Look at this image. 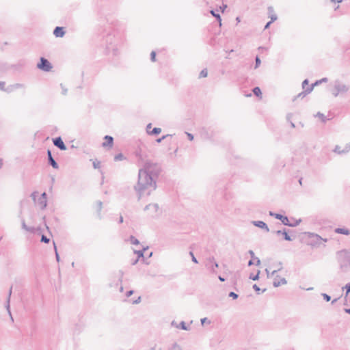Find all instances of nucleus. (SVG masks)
I'll return each instance as SVG.
<instances>
[{
	"instance_id": "obj_1",
	"label": "nucleus",
	"mask_w": 350,
	"mask_h": 350,
	"mask_svg": "<svg viewBox=\"0 0 350 350\" xmlns=\"http://www.w3.org/2000/svg\"><path fill=\"white\" fill-rule=\"evenodd\" d=\"M161 172L159 164L147 161L138 172V181L134 187L139 200L144 196H149L157 188L156 180Z\"/></svg>"
},
{
	"instance_id": "obj_2",
	"label": "nucleus",
	"mask_w": 350,
	"mask_h": 350,
	"mask_svg": "<svg viewBox=\"0 0 350 350\" xmlns=\"http://www.w3.org/2000/svg\"><path fill=\"white\" fill-rule=\"evenodd\" d=\"M327 241V239L322 238L319 234L311 232H306L301 237V243L311 247H319L322 244H325Z\"/></svg>"
},
{
	"instance_id": "obj_3",
	"label": "nucleus",
	"mask_w": 350,
	"mask_h": 350,
	"mask_svg": "<svg viewBox=\"0 0 350 350\" xmlns=\"http://www.w3.org/2000/svg\"><path fill=\"white\" fill-rule=\"evenodd\" d=\"M37 68L44 72H49L53 68L52 64L45 57H40V62L37 64Z\"/></svg>"
},
{
	"instance_id": "obj_4",
	"label": "nucleus",
	"mask_w": 350,
	"mask_h": 350,
	"mask_svg": "<svg viewBox=\"0 0 350 350\" xmlns=\"http://www.w3.org/2000/svg\"><path fill=\"white\" fill-rule=\"evenodd\" d=\"M348 90V88L343 84H338L332 90V94L334 96L343 95Z\"/></svg>"
},
{
	"instance_id": "obj_5",
	"label": "nucleus",
	"mask_w": 350,
	"mask_h": 350,
	"mask_svg": "<svg viewBox=\"0 0 350 350\" xmlns=\"http://www.w3.org/2000/svg\"><path fill=\"white\" fill-rule=\"evenodd\" d=\"M53 143L54 146L59 148L61 150H66L67 149V147L64 143L61 137H57L53 139Z\"/></svg>"
},
{
	"instance_id": "obj_6",
	"label": "nucleus",
	"mask_w": 350,
	"mask_h": 350,
	"mask_svg": "<svg viewBox=\"0 0 350 350\" xmlns=\"http://www.w3.org/2000/svg\"><path fill=\"white\" fill-rule=\"evenodd\" d=\"M159 210V205L157 204H149L144 207V211H150V214L153 216Z\"/></svg>"
},
{
	"instance_id": "obj_7",
	"label": "nucleus",
	"mask_w": 350,
	"mask_h": 350,
	"mask_svg": "<svg viewBox=\"0 0 350 350\" xmlns=\"http://www.w3.org/2000/svg\"><path fill=\"white\" fill-rule=\"evenodd\" d=\"M47 159L49 165H51L54 169H58L59 165L53 159L51 151L50 150H47Z\"/></svg>"
},
{
	"instance_id": "obj_8",
	"label": "nucleus",
	"mask_w": 350,
	"mask_h": 350,
	"mask_svg": "<svg viewBox=\"0 0 350 350\" xmlns=\"http://www.w3.org/2000/svg\"><path fill=\"white\" fill-rule=\"evenodd\" d=\"M38 205L40 206L41 209H44L46 207L47 201H46V193L45 192L42 193L38 201Z\"/></svg>"
},
{
	"instance_id": "obj_9",
	"label": "nucleus",
	"mask_w": 350,
	"mask_h": 350,
	"mask_svg": "<svg viewBox=\"0 0 350 350\" xmlns=\"http://www.w3.org/2000/svg\"><path fill=\"white\" fill-rule=\"evenodd\" d=\"M319 82H316L312 84L311 86H309V82L307 79L304 80L302 83L303 89L305 90L306 93H310L313 90L314 85H317Z\"/></svg>"
},
{
	"instance_id": "obj_10",
	"label": "nucleus",
	"mask_w": 350,
	"mask_h": 350,
	"mask_svg": "<svg viewBox=\"0 0 350 350\" xmlns=\"http://www.w3.org/2000/svg\"><path fill=\"white\" fill-rule=\"evenodd\" d=\"M105 142L102 144L103 147H112L113 144V138L109 135H105L104 137Z\"/></svg>"
},
{
	"instance_id": "obj_11",
	"label": "nucleus",
	"mask_w": 350,
	"mask_h": 350,
	"mask_svg": "<svg viewBox=\"0 0 350 350\" xmlns=\"http://www.w3.org/2000/svg\"><path fill=\"white\" fill-rule=\"evenodd\" d=\"M171 325L172 327H176L178 329H183V330H188L189 329L188 327L186 325V323L184 321H181L180 323H177L176 321H172V323H171Z\"/></svg>"
},
{
	"instance_id": "obj_12",
	"label": "nucleus",
	"mask_w": 350,
	"mask_h": 350,
	"mask_svg": "<svg viewBox=\"0 0 350 350\" xmlns=\"http://www.w3.org/2000/svg\"><path fill=\"white\" fill-rule=\"evenodd\" d=\"M65 31L62 27H56L53 30V34L57 38H62L65 35Z\"/></svg>"
},
{
	"instance_id": "obj_13",
	"label": "nucleus",
	"mask_w": 350,
	"mask_h": 350,
	"mask_svg": "<svg viewBox=\"0 0 350 350\" xmlns=\"http://www.w3.org/2000/svg\"><path fill=\"white\" fill-rule=\"evenodd\" d=\"M12 288L11 287L10 291H9V293H8V298H7V300H6V304H5V308H6V310L9 314V315L11 317V319L12 321H13V318H12V314H11V311H10V297H11V295H12Z\"/></svg>"
},
{
	"instance_id": "obj_14",
	"label": "nucleus",
	"mask_w": 350,
	"mask_h": 350,
	"mask_svg": "<svg viewBox=\"0 0 350 350\" xmlns=\"http://www.w3.org/2000/svg\"><path fill=\"white\" fill-rule=\"evenodd\" d=\"M277 278H278V275H273V283L275 286H280V285L286 283V280L284 278H282L278 279Z\"/></svg>"
},
{
	"instance_id": "obj_15",
	"label": "nucleus",
	"mask_w": 350,
	"mask_h": 350,
	"mask_svg": "<svg viewBox=\"0 0 350 350\" xmlns=\"http://www.w3.org/2000/svg\"><path fill=\"white\" fill-rule=\"evenodd\" d=\"M334 231L337 234H342L344 235L350 234V230L347 228H337L334 230Z\"/></svg>"
},
{
	"instance_id": "obj_16",
	"label": "nucleus",
	"mask_w": 350,
	"mask_h": 350,
	"mask_svg": "<svg viewBox=\"0 0 350 350\" xmlns=\"http://www.w3.org/2000/svg\"><path fill=\"white\" fill-rule=\"evenodd\" d=\"M148 249V247H144L140 250H135L134 253L137 255L138 259L142 258L145 262L144 252Z\"/></svg>"
},
{
	"instance_id": "obj_17",
	"label": "nucleus",
	"mask_w": 350,
	"mask_h": 350,
	"mask_svg": "<svg viewBox=\"0 0 350 350\" xmlns=\"http://www.w3.org/2000/svg\"><path fill=\"white\" fill-rule=\"evenodd\" d=\"M275 217L280 219L284 225H290L289 220L287 217L280 214H275Z\"/></svg>"
},
{
	"instance_id": "obj_18",
	"label": "nucleus",
	"mask_w": 350,
	"mask_h": 350,
	"mask_svg": "<svg viewBox=\"0 0 350 350\" xmlns=\"http://www.w3.org/2000/svg\"><path fill=\"white\" fill-rule=\"evenodd\" d=\"M269 18H271V21L267 23V25H265V29H267V28L269 27V25H270V24H271V23H273V21H276V20H277V16H276V14H275L273 12V11H272V10H271V14H270V16H269Z\"/></svg>"
},
{
	"instance_id": "obj_19",
	"label": "nucleus",
	"mask_w": 350,
	"mask_h": 350,
	"mask_svg": "<svg viewBox=\"0 0 350 350\" xmlns=\"http://www.w3.org/2000/svg\"><path fill=\"white\" fill-rule=\"evenodd\" d=\"M161 132L160 128L155 127L152 131H148V134L150 135H157Z\"/></svg>"
},
{
	"instance_id": "obj_20",
	"label": "nucleus",
	"mask_w": 350,
	"mask_h": 350,
	"mask_svg": "<svg viewBox=\"0 0 350 350\" xmlns=\"http://www.w3.org/2000/svg\"><path fill=\"white\" fill-rule=\"evenodd\" d=\"M22 228L26 231L33 232L34 231V228L29 227L25 224V220L22 221Z\"/></svg>"
},
{
	"instance_id": "obj_21",
	"label": "nucleus",
	"mask_w": 350,
	"mask_h": 350,
	"mask_svg": "<svg viewBox=\"0 0 350 350\" xmlns=\"http://www.w3.org/2000/svg\"><path fill=\"white\" fill-rule=\"evenodd\" d=\"M278 234H282L283 238L286 241H291V237L286 231H278Z\"/></svg>"
},
{
	"instance_id": "obj_22",
	"label": "nucleus",
	"mask_w": 350,
	"mask_h": 350,
	"mask_svg": "<svg viewBox=\"0 0 350 350\" xmlns=\"http://www.w3.org/2000/svg\"><path fill=\"white\" fill-rule=\"evenodd\" d=\"M253 92L256 96H258L260 98H262V92H261L260 89L258 87L254 88L253 90Z\"/></svg>"
},
{
	"instance_id": "obj_23",
	"label": "nucleus",
	"mask_w": 350,
	"mask_h": 350,
	"mask_svg": "<svg viewBox=\"0 0 350 350\" xmlns=\"http://www.w3.org/2000/svg\"><path fill=\"white\" fill-rule=\"evenodd\" d=\"M254 224H255V226H256L259 228H267V224L262 221H255Z\"/></svg>"
},
{
	"instance_id": "obj_24",
	"label": "nucleus",
	"mask_w": 350,
	"mask_h": 350,
	"mask_svg": "<svg viewBox=\"0 0 350 350\" xmlns=\"http://www.w3.org/2000/svg\"><path fill=\"white\" fill-rule=\"evenodd\" d=\"M129 241L131 242V244L133 245H139V241L137 239H136L134 236H130L129 237Z\"/></svg>"
},
{
	"instance_id": "obj_25",
	"label": "nucleus",
	"mask_w": 350,
	"mask_h": 350,
	"mask_svg": "<svg viewBox=\"0 0 350 350\" xmlns=\"http://www.w3.org/2000/svg\"><path fill=\"white\" fill-rule=\"evenodd\" d=\"M124 159H125V157L122 153H119V154L115 155V157H114L115 161H122Z\"/></svg>"
},
{
	"instance_id": "obj_26",
	"label": "nucleus",
	"mask_w": 350,
	"mask_h": 350,
	"mask_svg": "<svg viewBox=\"0 0 350 350\" xmlns=\"http://www.w3.org/2000/svg\"><path fill=\"white\" fill-rule=\"evenodd\" d=\"M249 265H255L258 266L260 265V260L257 258H254L249 261Z\"/></svg>"
},
{
	"instance_id": "obj_27",
	"label": "nucleus",
	"mask_w": 350,
	"mask_h": 350,
	"mask_svg": "<svg viewBox=\"0 0 350 350\" xmlns=\"http://www.w3.org/2000/svg\"><path fill=\"white\" fill-rule=\"evenodd\" d=\"M13 86H14V88L15 90H18V89H22V88H25L24 84L19 83H16L13 84Z\"/></svg>"
},
{
	"instance_id": "obj_28",
	"label": "nucleus",
	"mask_w": 350,
	"mask_h": 350,
	"mask_svg": "<svg viewBox=\"0 0 350 350\" xmlns=\"http://www.w3.org/2000/svg\"><path fill=\"white\" fill-rule=\"evenodd\" d=\"M14 90H15L14 88L13 84H12V85H8V87H6V89L5 90V92L9 94V93L14 92Z\"/></svg>"
},
{
	"instance_id": "obj_29",
	"label": "nucleus",
	"mask_w": 350,
	"mask_h": 350,
	"mask_svg": "<svg viewBox=\"0 0 350 350\" xmlns=\"http://www.w3.org/2000/svg\"><path fill=\"white\" fill-rule=\"evenodd\" d=\"M92 164L94 169H99L100 167V162L97 160L93 161Z\"/></svg>"
},
{
	"instance_id": "obj_30",
	"label": "nucleus",
	"mask_w": 350,
	"mask_h": 350,
	"mask_svg": "<svg viewBox=\"0 0 350 350\" xmlns=\"http://www.w3.org/2000/svg\"><path fill=\"white\" fill-rule=\"evenodd\" d=\"M61 88H62V94L64 96H66L68 93V89L62 84H60Z\"/></svg>"
},
{
	"instance_id": "obj_31",
	"label": "nucleus",
	"mask_w": 350,
	"mask_h": 350,
	"mask_svg": "<svg viewBox=\"0 0 350 350\" xmlns=\"http://www.w3.org/2000/svg\"><path fill=\"white\" fill-rule=\"evenodd\" d=\"M41 241L45 243H49L50 241V239L48 238L46 236L42 234L41 237Z\"/></svg>"
},
{
	"instance_id": "obj_32",
	"label": "nucleus",
	"mask_w": 350,
	"mask_h": 350,
	"mask_svg": "<svg viewBox=\"0 0 350 350\" xmlns=\"http://www.w3.org/2000/svg\"><path fill=\"white\" fill-rule=\"evenodd\" d=\"M53 245H54V250H55V258H56L57 261L59 262V256L57 252V250L55 242H53Z\"/></svg>"
},
{
	"instance_id": "obj_33",
	"label": "nucleus",
	"mask_w": 350,
	"mask_h": 350,
	"mask_svg": "<svg viewBox=\"0 0 350 350\" xmlns=\"http://www.w3.org/2000/svg\"><path fill=\"white\" fill-rule=\"evenodd\" d=\"M6 89L5 87V81H0V90L5 92V90Z\"/></svg>"
},
{
	"instance_id": "obj_34",
	"label": "nucleus",
	"mask_w": 350,
	"mask_h": 350,
	"mask_svg": "<svg viewBox=\"0 0 350 350\" xmlns=\"http://www.w3.org/2000/svg\"><path fill=\"white\" fill-rule=\"evenodd\" d=\"M97 205H98V214H100V212L101 211V209L103 208V202L101 201H98L97 202Z\"/></svg>"
},
{
	"instance_id": "obj_35",
	"label": "nucleus",
	"mask_w": 350,
	"mask_h": 350,
	"mask_svg": "<svg viewBox=\"0 0 350 350\" xmlns=\"http://www.w3.org/2000/svg\"><path fill=\"white\" fill-rule=\"evenodd\" d=\"M150 59L152 62L156 61V53L154 51H152L150 53Z\"/></svg>"
},
{
	"instance_id": "obj_36",
	"label": "nucleus",
	"mask_w": 350,
	"mask_h": 350,
	"mask_svg": "<svg viewBox=\"0 0 350 350\" xmlns=\"http://www.w3.org/2000/svg\"><path fill=\"white\" fill-rule=\"evenodd\" d=\"M123 275H124V272L121 270H120L118 271V276H119V280L118 281L122 283V277H123Z\"/></svg>"
},
{
	"instance_id": "obj_37",
	"label": "nucleus",
	"mask_w": 350,
	"mask_h": 350,
	"mask_svg": "<svg viewBox=\"0 0 350 350\" xmlns=\"http://www.w3.org/2000/svg\"><path fill=\"white\" fill-rule=\"evenodd\" d=\"M260 65V57L258 56H257L256 57V65H255V68H257L259 67V66Z\"/></svg>"
},
{
	"instance_id": "obj_38",
	"label": "nucleus",
	"mask_w": 350,
	"mask_h": 350,
	"mask_svg": "<svg viewBox=\"0 0 350 350\" xmlns=\"http://www.w3.org/2000/svg\"><path fill=\"white\" fill-rule=\"evenodd\" d=\"M211 14L215 16L217 18L219 19V25L221 26V18H220V16L219 14H216V13H215L213 11H211Z\"/></svg>"
},
{
	"instance_id": "obj_39",
	"label": "nucleus",
	"mask_w": 350,
	"mask_h": 350,
	"mask_svg": "<svg viewBox=\"0 0 350 350\" xmlns=\"http://www.w3.org/2000/svg\"><path fill=\"white\" fill-rule=\"evenodd\" d=\"M208 72L206 70H203L200 72V77H206L207 76Z\"/></svg>"
},
{
	"instance_id": "obj_40",
	"label": "nucleus",
	"mask_w": 350,
	"mask_h": 350,
	"mask_svg": "<svg viewBox=\"0 0 350 350\" xmlns=\"http://www.w3.org/2000/svg\"><path fill=\"white\" fill-rule=\"evenodd\" d=\"M345 288L347 290L346 295H347L350 293V284H346Z\"/></svg>"
},
{
	"instance_id": "obj_41",
	"label": "nucleus",
	"mask_w": 350,
	"mask_h": 350,
	"mask_svg": "<svg viewBox=\"0 0 350 350\" xmlns=\"http://www.w3.org/2000/svg\"><path fill=\"white\" fill-rule=\"evenodd\" d=\"M167 135H163L161 138H158L156 141L157 143H161Z\"/></svg>"
},
{
	"instance_id": "obj_42",
	"label": "nucleus",
	"mask_w": 350,
	"mask_h": 350,
	"mask_svg": "<svg viewBox=\"0 0 350 350\" xmlns=\"http://www.w3.org/2000/svg\"><path fill=\"white\" fill-rule=\"evenodd\" d=\"M229 296L232 297L233 299H237V295L233 292H231L230 294H229Z\"/></svg>"
},
{
	"instance_id": "obj_43",
	"label": "nucleus",
	"mask_w": 350,
	"mask_h": 350,
	"mask_svg": "<svg viewBox=\"0 0 350 350\" xmlns=\"http://www.w3.org/2000/svg\"><path fill=\"white\" fill-rule=\"evenodd\" d=\"M189 138V139L190 141L193 140V135L191 133H185Z\"/></svg>"
},
{
	"instance_id": "obj_44",
	"label": "nucleus",
	"mask_w": 350,
	"mask_h": 350,
	"mask_svg": "<svg viewBox=\"0 0 350 350\" xmlns=\"http://www.w3.org/2000/svg\"><path fill=\"white\" fill-rule=\"evenodd\" d=\"M133 293V291L131 290L126 292V296L127 297H130Z\"/></svg>"
},
{
	"instance_id": "obj_45",
	"label": "nucleus",
	"mask_w": 350,
	"mask_h": 350,
	"mask_svg": "<svg viewBox=\"0 0 350 350\" xmlns=\"http://www.w3.org/2000/svg\"><path fill=\"white\" fill-rule=\"evenodd\" d=\"M323 297L327 301H329L330 300V297L327 294H323Z\"/></svg>"
},
{
	"instance_id": "obj_46",
	"label": "nucleus",
	"mask_w": 350,
	"mask_h": 350,
	"mask_svg": "<svg viewBox=\"0 0 350 350\" xmlns=\"http://www.w3.org/2000/svg\"><path fill=\"white\" fill-rule=\"evenodd\" d=\"M152 127V124L151 123H149L147 126H146V132L148 133V131H150V129H151Z\"/></svg>"
},
{
	"instance_id": "obj_47",
	"label": "nucleus",
	"mask_w": 350,
	"mask_h": 350,
	"mask_svg": "<svg viewBox=\"0 0 350 350\" xmlns=\"http://www.w3.org/2000/svg\"><path fill=\"white\" fill-rule=\"evenodd\" d=\"M258 273H259V270H257V274L256 275H254V276H250V278H252V280H255L257 278V277H258Z\"/></svg>"
},
{
	"instance_id": "obj_48",
	"label": "nucleus",
	"mask_w": 350,
	"mask_h": 350,
	"mask_svg": "<svg viewBox=\"0 0 350 350\" xmlns=\"http://www.w3.org/2000/svg\"><path fill=\"white\" fill-rule=\"evenodd\" d=\"M253 288L257 291L259 292L260 291V288H258V286L256 284H254Z\"/></svg>"
},
{
	"instance_id": "obj_49",
	"label": "nucleus",
	"mask_w": 350,
	"mask_h": 350,
	"mask_svg": "<svg viewBox=\"0 0 350 350\" xmlns=\"http://www.w3.org/2000/svg\"><path fill=\"white\" fill-rule=\"evenodd\" d=\"M141 301V297H139L137 299L133 301V304H139Z\"/></svg>"
},
{
	"instance_id": "obj_50",
	"label": "nucleus",
	"mask_w": 350,
	"mask_h": 350,
	"mask_svg": "<svg viewBox=\"0 0 350 350\" xmlns=\"http://www.w3.org/2000/svg\"><path fill=\"white\" fill-rule=\"evenodd\" d=\"M192 261L195 263H197V258L195 256H193Z\"/></svg>"
},
{
	"instance_id": "obj_51",
	"label": "nucleus",
	"mask_w": 350,
	"mask_h": 350,
	"mask_svg": "<svg viewBox=\"0 0 350 350\" xmlns=\"http://www.w3.org/2000/svg\"><path fill=\"white\" fill-rule=\"evenodd\" d=\"M206 320H207V319H206V318L202 319H201V323H202V325H203V324H204V323H206Z\"/></svg>"
},
{
	"instance_id": "obj_52",
	"label": "nucleus",
	"mask_w": 350,
	"mask_h": 350,
	"mask_svg": "<svg viewBox=\"0 0 350 350\" xmlns=\"http://www.w3.org/2000/svg\"><path fill=\"white\" fill-rule=\"evenodd\" d=\"M123 222V217L122 216H120V219H119V223L121 224Z\"/></svg>"
},
{
	"instance_id": "obj_53",
	"label": "nucleus",
	"mask_w": 350,
	"mask_h": 350,
	"mask_svg": "<svg viewBox=\"0 0 350 350\" xmlns=\"http://www.w3.org/2000/svg\"><path fill=\"white\" fill-rule=\"evenodd\" d=\"M36 192H33L32 194H31V197L33 198V199L35 200L36 199Z\"/></svg>"
},
{
	"instance_id": "obj_54",
	"label": "nucleus",
	"mask_w": 350,
	"mask_h": 350,
	"mask_svg": "<svg viewBox=\"0 0 350 350\" xmlns=\"http://www.w3.org/2000/svg\"><path fill=\"white\" fill-rule=\"evenodd\" d=\"M3 166V161L1 159H0V169Z\"/></svg>"
},
{
	"instance_id": "obj_55",
	"label": "nucleus",
	"mask_w": 350,
	"mask_h": 350,
	"mask_svg": "<svg viewBox=\"0 0 350 350\" xmlns=\"http://www.w3.org/2000/svg\"><path fill=\"white\" fill-rule=\"evenodd\" d=\"M189 254L191 256V258H193V256H195L192 251L189 252Z\"/></svg>"
},
{
	"instance_id": "obj_56",
	"label": "nucleus",
	"mask_w": 350,
	"mask_h": 350,
	"mask_svg": "<svg viewBox=\"0 0 350 350\" xmlns=\"http://www.w3.org/2000/svg\"><path fill=\"white\" fill-rule=\"evenodd\" d=\"M138 260L139 259L137 258V260H134V262H133V265H135L137 262Z\"/></svg>"
},
{
	"instance_id": "obj_57",
	"label": "nucleus",
	"mask_w": 350,
	"mask_h": 350,
	"mask_svg": "<svg viewBox=\"0 0 350 350\" xmlns=\"http://www.w3.org/2000/svg\"><path fill=\"white\" fill-rule=\"evenodd\" d=\"M345 312L349 313V314H350V308L349 309H346Z\"/></svg>"
},
{
	"instance_id": "obj_58",
	"label": "nucleus",
	"mask_w": 350,
	"mask_h": 350,
	"mask_svg": "<svg viewBox=\"0 0 350 350\" xmlns=\"http://www.w3.org/2000/svg\"><path fill=\"white\" fill-rule=\"evenodd\" d=\"M236 20H237V21L238 23H239V22L241 21V20H240V18H239V17H237Z\"/></svg>"
},
{
	"instance_id": "obj_59",
	"label": "nucleus",
	"mask_w": 350,
	"mask_h": 350,
	"mask_svg": "<svg viewBox=\"0 0 350 350\" xmlns=\"http://www.w3.org/2000/svg\"><path fill=\"white\" fill-rule=\"evenodd\" d=\"M152 252H150V254H148V257L150 258V257L152 256Z\"/></svg>"
},
{
	"instance_id": "obj_60",
	"label": "nucleus",
	"mask_w": 350,
	"mask_h": 350,
	"mask_svg": "<svg viewBox=\"0 0 350 350\" xmlns=\"http://www.w3.org/2000/svg\"><path fill=\"white\" fill-rule=\"evenodd\" d=\"M219 279L221 280V281H224V279L223 278H221V276L219 277Z\"/></svg>"
},
{
	"instance_id": "obj_61",
	"label": "nucleus",
	"mask_w": 350,
	"mask_h": 350,
	"mask_svg": "<svg viewBox=\"0 0 350 350\" xmlns=\"http://www.w3.org/2000/svg\"><path fill=\"white\" fill-rule=\"evenodd\" d=\"M120 292H122V291H123V287H122V286H120Z\"/></svg>"
},
{
	"instance_id": "obj_62",
	"label": "nucleus",
	"mask_w": 350,
	"mask_h": 350,
	"mask_svg": "<svg viewBox=\"0 0 350 350\" xmlns=\"http://www.w3.org/2000/svg\"><path fill=\"white\" fill-rule=\"evenodd\" d=\"M74 266H75V262H72V267H74Z\"/></svg>"
}]
</instances>
